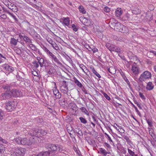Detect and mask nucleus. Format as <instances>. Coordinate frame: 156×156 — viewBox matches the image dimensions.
Returning a JSON list of instances; mask_svg holds the SVG:
<instances>
[{
    "mask_svg": "<svg viewBox=\"0 0 156 156\" xmlns=\"http://www.w3.org/2000/svg\"><path fill=\"white\" fill-rule=\"evenodd\" d=\"M151 74L148 71H145L141 74L139 79V86L138 89L139 91L143 89L144 88L142 81H144L146 80L151 78Z\"/></svg>",
    "mask_w": 156,
    "mask_h": 156,
    "instance_id": "nucleus-1",
    "label": "nucleus"
},
{
    "mask_svg": "<svg viewBox=\"0 0 156 156\" xmlns=\"http://www.w3.org/2000/svg\"><path fill=\"white\" fill-rule=\"evenodd\" d=\"M111 27L116 31L122 32V30H128L127 28L119 22L113 23H111Z\"/></svg>",
    "mask_w": 156,
    "mask_h": 156,
    "instance_id": "nucleus-2",
    "label": "nucleus"
},
{
    "mask_svg": "<svg viewBox=\"0 0 156 156\" xmlns=\"http://www.w3.org/2000/svg\"><path fill=\"white\" fill-rule=\"evenodd\" d=\"M14 140L19 144H21L23 145H30V142H29V139L26 138H22L19 137L15 138Z\"/></svg>",
    "mask_w": 156,
    "mask_h": 156,
    "instance_id": "nucleus-3",
    "label": "nucleus"
},
{
    "mask_svg": "<svg viewBox=\"0 0 156 156\" xmlns=\"http://www.w3.org/2000/svg\"><path fill=\"white\" fill-rule=\"evenodd\" d=\"M26 149L22 147L16 148L14 156H23L26 152Z\"/></svg>",
    "mask_w": 156,
    "mask_h": 156,
    "instance_id": "nucleus-4",
    "label": "nucleus"
},
{
    "mask_svg": "<svg viewBox=\"0 0 156 156\" xmlns=\"http://www.w3.org/2000/svg\"><path fill=\"white\" fill-rule=\"evenodd\" d=\"M68 84L66 81L63 80L62 82L60 87V90L62 93L64 94H67L68 92Z\"/></svg>",
    "mask_w": 156,
    "mask_h": 156,
    "instance_id": "nucleus-5",
    "label": "nucleus"
},
{
    "mask_svg": "<svg viewBox=\"0 0 156 156\" xmlns=\"http://www.w3.org/2000/svg\"><path fill=\"white\" fill-rule=\"evenodd\" d=\"M14 102L8 101L5 103V108L8 112H11L14 109Z\"/></svg>",
    "mask_w": 156,
    "mask_h": 156,
    "instance_id": "nucleus-6",
    "label": "nucleus"
},
{
    "mask_svg": "<svg viewBox=\"0 0 156 156\" xmlns=\"http://www.w3.org/2000/svg\"><path fill=\"white\" fill-rule=\"evenodd\" d=\"M11 93L12 97H18L22 96V92L20 90L16 89H12L10 91Z\"/></svg>",
    "mask_w": 156,
    "mask_h": 156,
    "instance_id": "nucleus-7",
    "label": "nucleus"
},
{
    "mask_svg": "<svg viewBox=\"0 0 156 156\" xmlns=\"http://www.w3.org/2000/svg\"><path fill=\"white\" fill-rule=\"evenodd\" d=\"M80 20L86 26H90L92 24L91 20L85 17H80Z\"/></svg>",
    "mask_w": 156,
    "mask_h": 156,
    "instance_id": "nucleus-8",
    "label": "nucleus"
},
{
    "mask_svg": "<svg viewBox=\"0 0 156 156\" xmlns=\"http://www.w3.org/2000/svg\"><path fill=\"white\" fill-rule=\"evenodd\" d=\"M10 91H6L5 93L1 94L0 96V98L2 100L9 99L12 97Z\"/></svg>",
    "mask_w": 156,
    "mask_h": 156,
    "instance_id": "nucleus-9",
    "label": "nucleus"
},
{
    "mask_svg": "<svg viewBox=\"0 0 156 156\" xmlns=\"http://www.w3.org/2000/svg\"><path fill=\"white\" fill-rule=\"evenodd\" d=\"M33 133H29V135L31 136H35L37 134L39 133L40 132L42 135H44L46 134L47 133L44 130L41 129V130H34V131L32 132Z\"/></svg>",
    "mask_w": 156,
    "mask_h": 156,
    "instance_id": "nucleus-10",
    "label": "nucleus"
},
{
    "mask_svg": "<svg viewBox=\"0 0 156 156\" xmlns=\"http://www.w3.org/2000/svg\"><path fill=\"white\" fill-rule=\"evenodd\" d=\"M45 147L47 149L53 151H56L57 149L56 144H47Z\"/></svg>",
    "mask_w": 156,
    "mask_h": 156,
    "instance_id": "nucleus-11",
    "label": "nucleus"
},
{
    "mask_svg": "<svg viewBox=\"0 0 156 156\" xmlns=\"http://www.w3.org/2000/svg\"><path fill=\"white\" fill-rule=\"evenodd\" d=\"M40 139L37 136H34L31 137L29 139V142H30V145L39 142Z\"/></svg>",
    "mask_w": 156,
    "mask_h": 156,
    "instance_id": "nucleus-12",
    "label": "nucleus"
},
{
    "mask_svg": "<svg viewBox=\"0 0 156 156\" xmlns=\"http://www.w3.org/2000/svg\"><path fill=\"white\" fill-rule=\"evenodd\" d=\"M131 70L133 72L132 75L135 77L134 78L136 80V64L135 63H134L132 65Z\"/></svg>",
    "mask_w": 156,
    "mask_h": 156,
    "instance_id": "nucleus-13",
    "label": "nucleus"
},
{
    "mask_svg": "<svg viewBox=\"0 0 156 156\" xmlns=\"http://www.w3.org/2000/svg\"><path fill=\"white\" fill-rule=\"evenodd\" d=\"M53 92L56 98L59 99L61 98V94L56 87H54L52 89Z\"/></svg>",
    "mask_w": 156,
    "mask_h": 156,
    "instance_id": "nucleus-14",
    "label": "nucleus"
},
{
    "mask_svg": "<svg viewBox=\"0 0 156 156\" xmlns=\"http://www.w3.org/2000/svg\"><path fill=\"white\" fill-rule=\"evenodd\" d=\"M21 25L24 28L28 29L30 28V24L27 20H26L22 22Z\"/></svg>",
    "mask_w": 156,
    "mask_h": 156,
    "instance_id": "nucleus-15",
    "label": "nucleus"
},
{
    "mask_svg": "<svg viewBox=\"0 0 156 156\" xmlns=\"http://www.w3.org/2000/svg\"><path fill=\"white\" fill-rule=\"evenodd\" d=\"M51 151L50 150L45 151H42L35 156H50V154Z\"/></svg>",
    "mask_w": 156,
    "mask_h": 156,
    "instance_id": "nucleus-16",
    "label": "nucleus"
},
{
    "mask_svg": "<svg viewBox=\"0 0 156 156\" xmlns=\"http://www.w3.org/2000/svg\"><path fill=\"white\" fill-rule=\"evenodd\" d=\"M2 67L5 70L8 71L9 72H12L13 70V68L9 66L7 64H4L3 65Z\"/></svg>",
    "mask_w": 156,
    "mask_h": 156,
    "instance_id": "nucleus-17",
    "label": "nucleus"
},
{
    "mask_svg": "<svg viewBox=\"0 0 156 156\" xmlns=\"http://www.w3.org/2000/svg\"><path fill=\"white\" fill-rule=\"evenodd\" d=\"M112 51H115L117 52L118 53L121 54L122 52V50L119 47L114 45V48H113Z\"/></svg>",
    "mask_w": 156,
    "mask_h": 156,
    "instance_id": "nucleus-18",
    "label": "nucleus"
},
{
    "mask_svg": "<svg viewBox=\"0 0 156 156\" xmlns=\"http://www.w3.org/2000/svg\"><path fill=\"white\" fill-rule=\"evenodd\" d=\"M8 7L9 9H11L14 12H16L18 11L17 7L14 5H8Z\"/></svg>",
    "mask_w": 156,
    "mask_h": 156,
    "instance_id": "nucleus-19",
    "label": "nucleus"
},
{
    "mask_svg": "<svg viewBox=\"0 0 156 156\" xmlns=\"http://www.w3.org/2000/svg\"><path fill=\"white\" fill-rule=\"evenodd\" d=\"M154 87V86L153 85L152 83L151 82H149L147 84L146 89L147 90H152Z\"/></svg>",
    "mask_w": 156,
    "mask_h": 156,
    "instance_id": "nucleus-20",
    "label": "nucleus"
},
{
    "mask_svg": "<svg viewBox=\"0 0 156 156\" xmlns=\"http://www.w3.org/2000/svg\"><path fill=\"white\" fill-rule=\"evenodd\" d=\"M5 12L10 15L14 20L16 22L18 21V20L16 18V16L14 14L10 12L9 10H6Z\"/></svg>",
    "mask_w": 156,
    "mask_h": 156,
    "instance_id": "nucleus-21",
    "label": "nucleus"
},
{
    "mask_svg": "<svg viewBox=\"0 0 156 156\" xmlns=\"http://www.w3.org/2000/svg\"><path fill=\"white\" fill-rule=\"evenodd\" d=\"M78 9L80 13L83 14H85L86 13V11L85 9H84V7L81 5L78 7Z\"/></svg>",
    "mask_w": 156,
    "mask_h": 156,
    "instance_id": "nucleus-22",
    "label": "nucleus"
},
{
    "mask_svg": "<svg viewBox=\"0 0 156 156\" xmlns=\"http://www.w3.org/2000/svg\"><path fill=\"white\" fill-rule=\"evenodd\" d=\"M18 42V39H16L13 37H11L10 41V44L14 45H16Z\"/></svg>",
    "mask_w": 156,
    "mask_h": 156,
    "instance_id": "nucleus-23",
    "label": "nucleus"
},
{
    "mask_svg": "<svg viewBox=\"0 0 156 156\" xmlns=\"http://www.w3.org/2000/svg\"><path fill=\"white\" fill-rule=\"evenodd\" d=\"M109 72L112 74H113L116 73V69L113 67H110L108 69Z\"/></svg>",
    "mask_w": 156,
    "mask_h": 156,
    "instance_id": "nucleus-24",
    "label": "nucleus"
},
{
    "mask_svg": "<svg viewBox=\"0 0 156 156\" xmlns=\"http://www.w3.org/2000/svg\"><path fill=\"white\" fill-rule=\"evenodd\" d=\"M122 13V11L121 8L117 10L115 12V15L117 17L120 16Z\"/></svg>",
    "mask_w": 156,
    "mask_h": 156,
    "instance_id": "nucleus-25",
    "label": "nucleus"
},
{
    "mask_svg": "<svg viewBox=\"0 0 156 156\" xmlns=\"http://www.w3.org/2000/svg\"><path fill=\"white\" fill-rule=\"evenodd\" d=\"M69 20L68 17L64 18L63 19V23L66 26H68L69 24Z\"/></svg>",
    "mask_w": 156,
    "mask_h": 156,
    "instance_id": "nucleus-26",
    "label": "nucleus"
},
{
    "mask_svg": "<svg viewBox=\"0 0 156 156\" xmlns=\"http://www.w3.org/2000/svg\"><path fill=\"white\" fill-rule=\"evenodd\" d=\"M74 80L75 83L80 88H82V87H83V85L76 79L75 78L74 79Z\"/></svg>",
    "mask_w": 156,
    "mask_h": 156,
    "instance_id": "nucleus-27",
    "label": "nucleus"
},
{
    "mask_svg": "<svg viewBox=\"0 0 156 156\" xmlns=\"http://www.w3.org/2000/svg\"><path fill=\"white\" fill-rule=\"evenodd\" d=\"M23 40L26 43H32L31 40L27 36H25L24 37Z\"/></svg>",
    "mask_w": 156,
    "mask_h": 156,
    "instance_id": "nucleus-28",
    "label": "nucleus"
},
{
    "mask_svg": "<svg viewBox=\"0 0 156 156\" xmlns=\"http://www.w3.org/2000/svg\"><path fill=\"white\" fill-rule=\"evenodd\" d=\"M99 151L101 152V153L103 154L105 156L108 153V152L105 149L102 148H100L99 149Z\"/></svg>",
    "mask_w": 156,
    "mask_h": 156,
    "instance_id": "nucleus-29",
    "label": "nucleus"
},
{
    "mask_svg": "<svg viewBox=\"0 0 156 156\" xmlns=\"http://www.w3.org/2000/svg\"><path fill=\"white\" fill-rule=\"evenodd\" d=\"M41 47L44 51L48 55L51 52H50L48 50V49L44 45H42Z\"/></svg>",
    "mask_w": 156,
    "mask_h": 156,
    "instance_id": "nucleus-30",
    "label": "nucleus"
},
{
    "mask_svg": "<svg viewBox=\"0 0 156 156\" xmlns=\"http://www.w3.org/2000/svg\"><path fill=\"white\" fill-rule=\"evenodd\" d=\"M80 109L85 114L87 115H89V113L87 110L84 107H82L80 108Z\"/></svg>",
    "mask_w": 156,
    "mask_h": 156,
    "instance_id": "nucleus-31",
    "label": "nucleus"
},
{
    "mask_svg": "<svg viewBox=\"0 0 156 156\" xmlns=\"http://www.w3.org/2000/svg\"><path fill=\"white\" fill-rule=\"evenodd\" d=\"M29 47L32 49V50L36 51L37 49V48L33 44H29Z\"/></svg>",
    "mask_w": 156,
    "mask_h": 156,
    "instance_id": "nucleus-32",
    "label": "nucleus"
},
{
    "mask_svg": "<svg viewBox=\"0 0 156 156\" xmlns=\"http://www.w3.org/2000/svg\"><path fill=\"white\" fill-rule=\"evenodd\" d=\"M92 71L93 72V73L95 74L99 78H100L101 77V76L95 70V69L94 67H93L92 68Z\"/></svg>",
    "mask_w": 156,
    "mask_h": 156,
    "instance_id": "nucleus-33",
    "label": "nucleus"
},
{
    "mask_svg": "<svg viewBox=\"0 0 156 156\" xmlns=\"http://www.w3.org/2000/svg\"><path fill=\"white\" fill-rule=\"evenodd\" d=\"M55 69L53 67H51L49 69L48 73L49 74H52L54 73H55Z\"/></svg>",
    "mask_w": 156,
    "mask_h": 156,
    "instance_id": "nucleus-34",
    "label": "nucleus"
},
{
    "mask_svg": "<svg viewBox=\"0 0 156 156\" xmlns=\"http://www.w3.org/2000/svg\"><path fill=\"white\" fill-rule=\"evenodd\" d=\"M53 60L58 65H62V63L60 62V61H59V60L55 56V57L54 59L52 60Z\"/></svg>",
    "mask_w": 156,
    "mask_h": 156,
    "instance_id": "nucleus-35",
    "label": "nucleus"
},
{
    "mask_svg": "<svg viewBox=\"0 0 156 156\" xmlns=\"http://www.w3.org/2000/svg\"><path fill=\"white\" fill-rule=\"evenodd\" d=\"M79 119L81 123L84 124H85L87 123V120L83 117H80Z\"/></svg>",
    "mask_w": 156,
    "mask_h": 156,
    "instance_id": "nucleus-36",
    "label": "nucleus"
},
{
    "mask_svg": "<svg viewBox=\"0 0 156 156\" xmlns=\"http://www.w3.org/2000/svg\"><path fill=\"white\" fill-rule=\"evenodd\" d=\"M51 45L53 48L55 50H58L59 49V48L58 45L55 42H53V43Z\"/></svg>",
    "mask_w": 156,
    "mask_h": 156,
    "instance_id": "nucleus-37",
    "label": "nucleus"
},
{
    "mask_svg": "<svg viewBox=\"0 0 156 156\" xmlns=\"http://www.w3.org/2000/svg\"><path fill=\"white\" fill-rule=\"evenodd\" d=\"M153 130L152 129L149 130V133L151 135V137L153 138L154 140H155V139L154 138L155 136L153 134Z\"/></svg>",
    "mask_w": 156,
    "mask_h": 156,
    "instance_id": "nucleus-38",
    "label": "nucleus"
},
{
    "mask_svg": "<svg viewBox=\"0 0 156 156\" xmlns=\"http://www.w3.org/2000/svg\"><path fill=\"white\" fill-rule=\"evenodd\" d=\"M25 1L27 2V3H29L30 4H35L36 3V2L35 0H25Z\"/></svg>",
    "mask_w": 156,
    "mask_h": 156,
    "instance_id": "nucleus-39",
    "label": "nucleus"
},
{
    "mask_svg": "<svg viewBox=\"0 0 156 156\" xmlns=\"http://www.w3.org/2000/svg\"><path fill=\"white\" fill-rule=\"evenodd\" d=\"M5 151V147L4 146L0 144V153H2Z\"/></svg>",
    "mask_w": 156,
    "mask_h": 156,
    "instance_id": "nucleus-40",
    "label": "nucleus"
},
{
    "mask_svg": "<svg viewBox=\"0 0 156 156\" xmlns=\"http://www.w3.org/2000/svg\"><path fill=\"white\" fill-rule=\"evenodd\" d=\"M67 130L69 134H71V132H72L73 130V128L70 126L67 127Z\"/></svg>",
    "mask_w": 156,
    "mask_h": 156,
    "instance_id": "nucleus-41",
    "label": "nucleus"
},
{
    "mask_svg": "<svg viewBox=\"0 0 156 156\" xmlns=\"http://www.w3.org/2000/svg\"><path fill=\"white\" fill-rule=\"evenodd\" d=\"M57 149L56 151H60L62 150V147L61 145H56Z\"/></svg>",
    "mask_w": 156,
    "mask_h": 156,
    "instance_id": "nucleus-42",
    "label": "nucleus"
},
{
    "mask_svg": "<svg viewBox=\"0 0 156 156\" xmlns=\"http://www.w3.org/2000/svg\"><path fill=\"white\" fill-rule=\"evenodd\" d=\"M32 64L34 67H35L36 68H37L39 67V64L36 61H34L32 62Z\"/></svg>",
    "mask_w": 156,
    "mask_h": 156,
    "instance_id": "nucleus-43",
    "label": "nucleus"
},
{
    "mask_svg": "<svg viewBox=\"0 0 156 156\" xmlns=\"http://www.w3.org/2000/svg\"><path fill=\"white\" fill-rule=\"evenodd\" d=\"M139 96L142 100H145L146 99L143 94L141 92H139Z\"/></svg>",
    "mask_w": 156,
    "mask_h": 156,
    "instance_id": "nucleus-44",
    "label": "nucleus"
},
{
    "mask_svg": "<svg viewBox=\"0 0 156 156\" xmlns=\"http://www.w3.org/2000/svg\"><path fill=\"white\" fill-rule=\"evenodd\" d=\"M80 67L82 69L83 71L84 70V69H86V71H87V68L83 64H80Z\"/></svg>",
    "mask_w": 156,
    "mask_h": 156,
    "instance_id": "nucleus-45",
    "label": "nucleus"
},
{
    "mask_svg": "<svg viewBox=\"0 0 156 156\" xmlns=\"http://www.w3.org/2000/svg\"><path fill=\"white\" fill-rule=\"evenodd\" d=\"M104 11L106 12H109L110 11V8L108 7L107 6H105L104 8Z\"/></svg>",
    "mask_w": 156,
    "mask_h": 156,
    "instance_id": "nucleus-46",
    "label": "nucleus"
},
{
    "mask_svg": "<svg viewBox=\"0 0 156 156\" xmlns=\"http://www.w3.org/2000/svg\"><path fill=\"white\" fill-rule=\"evenodd\" d=\"M101 92L103 94L104 96L107 100H109L110 99V97L106 93H105L103 91H102Z\"/></svg>",
    "mask_w": 156,
    "mask_h": 156,
    "instance_id": "nucleus-47",
    "label": "nucleus"
},
{
    "mask_svg": "<svg viewBox=\"0 0 156 156\" xmlns=\"http://www.w3.org/2000/svg\"><path fill=\"white\" fill-rule=\"evenodd\" d=\"M71 27L73 28V30L75 32L77 31L78 30V28L74 24L72 25Z\"/></svg>",
    "mask_w": 156,
    "mask_h": 156,
    "instance_id": "nucleus-48",
    "label": "nucleus"
},
{
    "mask_svg": "<svg viewBox=\"0 0 156 156\" xmlns=\"http://www.w3.org/2000/svg\"><path fill=\"white\" fill-rule=\"evenodd\" d=\"M3 88L4 90H9L10 89V86L9 85H6L3 86Z\"/></svg>",
    "mask_w": 156,
    "mask_h": 156,
    "instance_id": "nucleus-49",
    "label": "nucleus"
},
{
    "mask_svg": "<svg viewBox=\"0 0 156 156\" xmlns=\"http://www.w3.org/2000/svg\"><path fill=\"white\" fill-rule=\"evenodd\" d=\"M105 135H106L107 136V137H108V139L109 140V141L110 142H112V143H113V142L111 137L106 133H105Z\"/></svg>",
    "mask_w": 156,
    "mask_h": 156,
    "instance_id": "nucleus-50",
    "label": "nucleus"
},
{
    "mask_svg": "<svg viewBox=\"0 0 156 156\" xmlns=\"http://www.w3.org/2000/svg\"><path fill=\"white\" fill-rule=\"evenodd\" d=\"M4 115L3 112L2 110L0 109V120L3 119V116Z\"/></svg>",
    "mask_w": 156,
    "mask_h": 156,
    "instance_id": "nucleus-51",
    "label": "nucleus"
},
{
    "mask_svg": "<svg viewBox=\"0 0 156 156\" xmlns=\"http://www.w3.org/2000/svg\"><path fill=\"white\" fill-rule=\"evenodd\" d=\"M85 47L89 51H91V50H92V46L90 47L88 44L85 45Z\"/></svg>",
    "mask_w": 156,
    "mask_h": 156,
    "instance_id": "nucleus-52",
    "label": "nucleus"
},
{
    "mask_svg": "<svg viewBox=\"0 0 156 156\" xmlns=\"http://www.w3.org/2000/svg\"><path fill=\"white\" fill-rule=\"evenodd\" d=\"M118 128H117V130L121 133H123L124 132V130L121 128L120 127L118 126Z\"/></svg>",
    "mask_w": 156,
    "mask_h": 156,
    "instance_id": "nucleus-53",
    "label": "nucleus"
},
{
    "mask_svg": "<svg viewBox=\"0 0 156 156\" xmlns=\"http://www.w3.org/2000/svg\"><path fill=\"white\" fill-rule=\"evenodd\" d=\"M147 121L148 124V125L150 126L151 127L152 126V121L151 120L149 119H147Z\"/></svg>",
    "mask_w": 156,
    "mask_h": 156,
    "instance_id": "nucleus-54",
    "label": "nucleus"
},
{
    "mask_svg": "<svg viewBox=\"0 0 156 156\" xmlns=\"http://www.w3.org/2000/svg\"><path fill=\"white\" fill-rule=\"evenodd\" d=\"M1 18L3 20L6 19L7 18V16L6 14H5V13L4 14L0 16Z\"/></svg>",
    "mask_w": 156,
    "mask_h": 156,
    "instance_id": "nucleus-55",
    "label": "nucleus"
},
{
    "mask_svg": "<svg viewBox=\"0 0 156 156\" xmlns=\"http://www.w3.org/2000/svg\"><path fill=\"white\" fill-rule=\"evenodd\" d=\"M92 50H91V51H93L94 53L97 52L98 51V49L93 46H92Z\"/></svg>",
    "mask_w": 156,
    "mask_h": 156,
    "instance_id": "nucleus-56",
    "label": "nucleus"
},
{
    "mask_svg": "<svg viewBox=\"0 0 156 156\" xmlns=\"http://www.w3.org/2000/svg\"><path fill=\"white\" fill-rule=\"evenodd\" d=\"M16 77L17 79V80L20 81H23L24 80V79L22 77H20L19 75H16Z\"/></svg>",
    "mask_w": 156,
    "mask_h": 156,
    "instance_id": "nucleus-57",
    "label": "nucleus"
},
{
    "mask_svg": "<svg viewBox=\"0 0 156 156\" xmlns=\"http://www.w3.org/2000/svg\"><path fill=\"white\" fill-rule=\"evenodd\" d=\"M128 152L129 154L132 156H133V155H134V156H136V155L133 152L129 149H128Z\"/></svg>",
    "mask_w": 156,
    "mask_h": 156,
    "instance_id": "nucleus-58",
    "label": "nucleus"
},
{
    "mask_svg": "<svg viewBox=\"0 0 156 156\" xmlns=\"http://www.w3.org/2000/svg\"><path fill=\"white\" fill-rule=\"evenodd\" d=\"M48 55L50 56L52 60L56 56L51 52Z\"/></svg>",
    "mask_w": 156,
    "mask_h": 156,
    "instance_id": "nucleus-59",
    "label": "nucleus"
},
{
    "mask_svg": "<svg viewBox=\"0 0 156 156\" xmlns=\"http://www.w3.org/2000/svg\"><path fill=\"white\" fill-rule=\"evenodd\" d=\"M76 132L77 133V134L80 136H82L83 135V134L82 131L81 130H79L78 132H77V130L76 131Z\"/></svg>",
    "mask_w": 156,
    "mask_h": 156,
    "instance_id": "nucleus-60",
    "label": "nucleus"
},
{
    "mask_svg": "<svg viewBox=\"0 0 156 156\" xmlns=\"http://www.w3.org/2000/svg\"><path fill=\"white\" fill-rule=\"evenodd\" d=\"M81 88L85 94H88L87 91L85 89L83 86V87H82Z\"/></svg>",
    "mask_w": 156,
    "mask_h": 156,
    "instance_id": "nucleus-61",
    "label": "nucleus"
},
{
    "mask_svg": "<svg viewBox=\"0 0 156 156\" xmlns=\"http://www.w3.org/2000/svg\"><path fill=\"white\" fill-rule=\"evenodd\" d=\"M154 53H155V51H152V50H151L149 51V52L147 53V55L149 58H151L152 56L150 57V56H149V55H150L151 54V53H152L153 54Z\"/></svg>",
    "mask_w": 156,
    "mask_h": 156,
    "instance_id": "nucleus-62",
    "label": "nucleus"
},
{
    "mask_svg": "<svg viewBox=\"0 0 156 156\" xmlns=\"http://www.w3.org/2000/svg\"><path fill=\"white\" fill-rule=\"evenodd\" d=\"M114 45L112 44L111 46H110L109 48L108 49L111 52L112 51L113 49V48H114Z\"/></svg>",
    "mask_w": 156,
    "mask_h": 156,
    "instance_id": "nucleus-63",
    "label": "nucleus"
},
{
    "mask_svg": "<svg viewBox=\"0 0 156 156\" xmlns=\"http://www.w3.org/2000/svg\"><path fill=\"white\" fill-rule=\"evenodd\" d=\"M47 62H45L44 63V66L45 67H48L50 64L49 63V61H48L47 60Z\"/></svg>",
    "mask_w": 156,
    "mask_h": 156,
    "instance_id": "nucleus-64",
    "label": "nucleus"
}]
</instances>
